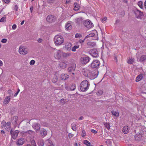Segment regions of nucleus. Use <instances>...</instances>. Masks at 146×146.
<instances>
[{
	"label": "nucleus",
	"instance_id": "obj_1",
	"mask_svg": "<svg viewBox=\"0 0 146 146\" xmlns=\"http://www.w3.org/2000/svg\"><path fill=\"white\" fill-rule=\"evenodd\" d=\"M89 85V82L87 80H83L80 84V89L82 92H85L88 89Z\"/></svg>",
	"mask_w": 146,
	"mask_h": 146
},
{
	"label": "nucleus",
	"instance_id": "obj_2",
	"mask_svg": "<svg viewBox=\"0 0 146 146\" xmlns=\"http://www.w3.org/2000/svg\"><path fill=\"white\" fill-rule=\"evenodd\" d=\"M76 65L74 63H72L70 65V66L68 68V71L70 74H72V76L74 78L76 76V74L74 72V70L76 68Z\"/></svg>",
	"mask_w": 146,
	"mask_h": 146
},
{
	"label": "nucleus",
	"instance_id": "obj_3",
	"mask_svg": "<svg viewBox=\"0 0 146 146\" xmlns=\"http://www.w3.org/2000/svg\"><path fill=\"white\" fill-rule=\"evenodd\" d=\"M55 43L56 45H61L64 42V38L62 36L56 35L54 38Z\"/></svg>",
	"mask_w": 146,
	"mask_h": 146
},
{
	"label": "nucleus",
	"instance_id": "obj_4",
	"mask_svg": "<svg viewBox=\"0 0 146 146\" xmlns=\"http://www.w3.org/2000/svg\"><path fill=\"white\" fill-rule=\"evenodd\" d=\"M100 61L98 60H94L90 65V66L92 68H97L100 65Z\"/></svg>",
	"mask_w": 146,
	"mask_h": 146
},
{
	"label": "nucleus",
	"instance_id": "obj_5",
	"mask_svg": "<svg viewBox=\"0 0 146 146\" xmlns=\"http://www.w3.org/2000/svg\"><path fill=\"white\" fill-rule=\"evenodd\" d=\"M90 75L89 78L91 80L94 79L97 77L98 75V71L96 70L92 71H90Z\"/></svg>",
	"mask_w": 146,
	"mask_h": 146
},
{
	"label": "nucleus",
	"instance_id": "obj_6",
	"mask_svg": "<svg viewBox=\"0 0 146 146\" xmlns=\"http://www.w3.org/2000/svg\"><path fill=\"white\" fill-rule=\"evenodd\" d=\"M134 13L136 17L138 19H141V17L143 15V12L137 9H135Z\"/></svg>",
	"mask_w": 146,
	"mask_h": 146
},
{
	"label": "nucleus",
	"instance_id": "obj_7",
	"mask_svg": "<svg viewBox=\"0 0 146 146\" xmlns=\"http://www.w3.org/2000/svg\"><path fill=\"white\" fill-rule=\"evenodd\" d=\"M83 24L88 28H90L93 26V24L90 20H85L84 21Z\"/></svg>",
	"mask_w": 146,
	"mask_h": 146
},
{
	"label": "nucleus",
	"instance_id": "obj_8",
	"mask_svg": "<svg viewBox=\"0 0 146 146\" xmlns=\"http://www.w3.org/2000/svg\"><path fill=\"white\" fill-rule=\"evenodd\" d=\"M90 60V58L88 56L82 57L80 58V60L82 64H86Z\"/></svg>",
	"mask_w": 146,
	"mask_h": 146
},
{
	"label": "nucleus",
	"instance_id": "obj_9",
	"mask_svg": "<svg viewBox=\"0 0 146 146\" xmlns=\"http://www.w3.org/2000/svg\"><path fill=\"white\" fill-rule=\"evenodd\" d=\"M19 52L21 54H25L28 52V50L22 46H20L19 49Z\"/></svg>",
	"mask_w": 146,
	"mask_h": 146
},
{
	"label": "nucleus",
	"instance_id": "obj_10",
	"mask_svg": "<svg viewBox=\"0 0 146 146\" xmlns=\"http://www.w3.org/2000/svg\"><path fill=\"white\" fill-rule=\"evenodd\" d=\"M90 71L87 69L84 68L82 70L83 74L86 77L89 78L90 75Z\"/></svg>",
	"mask_w": 146,
	"mask_h": 146
},
{
	"label": "nucleus",
	"instance_id": "obj_11",
	"mask_svg": "<svg viewBox=\"0 0 146 146\" xmlns=\"http://www.w3.org/2000/svg\"><path fill=\"white\" fill-rule=\"evenodd\" d=\"M62 52L60 50H57L54 54V57L57 59H60L61 57V55H62Z\"/></svg>",
	"mask_w": 146,
	"mask_h": 146
},
{
	"label": "nucleus",
	"instance_id": "obj_12",
	"mask_svg": "<svg viewBox=\"0 0 146 146\" xmlns=\"http://www.w3.org/2000/svg\"><path fill=\"white\" fill-rule=\"evenodd\" d=\"M89 53L93 57H97L98 55V51L95 49L90 50Z\"/></svg>",
	"mask_w": 146,
	"mask_h": 146
},
{
	"label": "nucleus",
	"instance_id": "obj_13",
	"mask_svg": "<svg viewBox=\"0 0 146 146\" xmlns=\"http://www.w3.org/2000/svg\"><path fill=\"white\" fill-rule=\"evenodd\" d=\"M19 133L18 131H16L13 132V130L11 129L10 130V134L11 135L12 138L15 139L17 137Z\"/></svg>",
	"mask_w": 146,
	"mask_h": 146
},
{
	"label": "nucleus",
	"instance_id": "obj_14",
	"mask_svg": "<svg viewBox=\"0 0 146 146\" xmlns=\"http://www.w3.org/2000/svg\"><path fill=\"white\" fill-rule=\"evenodd\" d=\"M47 21L50 23H52L54 22L55 21V19L54 17L52 15H49L48 16L46 19Z\"/></svg>",
	"mask_w": 146,
	"mask_h": 146
},
{
	"label": "nucleus",
	"instance_id": "obj_15",
	"mask_svg": "<svg viewBox=\"0 0 146 146\" xmlns=\"http://www.w3.org/2000/svg\"><path fill=\"white\" fill-rule=\"evenodd\" d=\"M33 127L37 132L40 130V125L38 123H35L33 125Z\"/></svg>",
	"mask_w": 146,
	"mask_h": 146
},
{
	"label": "nucleus",
	"instance_id": "obj_16",
	"mask_svg": "<svg viewBox=\"0 0 146 146\" xmlns=\"http://www.w3.org/2000/svg\"><path fill=\"white\" fill-rule=\"evenodd\" d=\"M40 134L41 135L44 137L47 134V132L46 130L42 129L40 130Z\"/></svg>",
	"mask_w": 146,
	"mask_h": 146
},
{
	"label": "nucleus",
	"instance_id": "obj_17",
	"mask_svg": "<svg viewBox=\"0 0 146 146\" xmlns=\"http://www.w3.org/2000/svg\"><path fill=\"white\" fill-rule=\"evenodd\" d=\"M24 138H20L18 140L16 144L18 145H22L23 144Z\"/></svg>",
	"mask_w": 146,
	"mask_h": 146
},
{
	"label": "nucleus",
	"instance_id": "obj_18",
	"mask_svg": "<svg viewBox=\"0 0 146 146\" xmlns=\"http://www.w3.org/2000/svg\"><path fill=\"white\" fill-rule=\"evenodd\" d=\"M71 44L70 43H67L65 45V48L66 49L68 50H70L71 47Z\"/></svg>",
	"mask_w": 146,
	"mask_h": 146
},
{
	"label": "nucleus",
	"instance_id": "obj_19",
	"mask_svg": "<svg viewBox=\"0 0 146 146\" xmlns=\"http://www.w3.org/2000/svg\"><path fill=\"white\" fill-rule=\"evenodd\" d=\"M135 140L138 141L140 140L142 137L141 134L139 133L138 135L137 134L135 137Z\"/></svg>",
	"mask_w": 146,
	"mask_h": 146
},
{
	"label": "nucleus",
	"instance_id": "obj_20",
	"mask_svg": "<svg viewBox=\"0 0 146 146\" xmlns=\"http://www.w3.org/2000/svg\"><path fill=\"white\" fill-rule=\"evenodd\" d=\"M71 127L74 131H76L77 128V125L74 123H73L71 125Z\"/></svg>",
	"mask_w": 146,
	"mask_h": 146
},
{
	"label": "nucleus",
	"instance_id": "obj_21",
	"mask_svg": "<svg viewBox=\"0 0 146 146\" xmlns=\"http://www.w3.org/2000/svg\"><path fill=\"white\" fill-rule=\"evenodd\" d=\"M122 131L124 134L127 133L129 131L128 126H125L124 127Z\"/></svg>",
	"mask_w": 146,
	"mask_h": 146
},
{
	"label": "nucleus",
	"instance_id": "obj_22",
	"mask_svg": "<svg viewBox=\"0 0 146 146\" xmlns=\"http://www.w3.org/2000/svg\"><path fill=\"white\" fill-rule=\"evenodd\" d=\"M71 53H65L62 52V56L64 58H67L70 56L71 55Z\"/></svg>",
	"mask_w": 146,
	"mask_h": 146
},
{
	"label": "nucleus",
	"instance_id": "obj_23",
	"mask_svg": "<svg viewBox=\"0 0 146 146\" xmlns=\"http://www.w3.org/2000/svg\"><path fill=\"white\" fill-rule=\"evenodd\" d=\"M68 78V76L67 74H62L61 75V78L62 80H65Z\"/></svg>",
	"mask_w": 146,
	"mask_h": 146
},
{
	"label": "nucleus",
	"instance_id": "obj_24",
	"mask_svg": "<svg viewBox=\"0 0 146 146\" xmlns=\"http://www.w3.org/2000/svg\"><path fill=\"white\" fill-rule=\"evenodd\" d=\"M10 97L9 96H7L5 98L4 103L5 104H7L10 101Z\"/></svg>",
	"mask_w": 146,
	"mask_h": 146
},
{
	"label": "nucleus",
	"instance_id": "obj_25",
	"mask_svg": "<svg viewBox=\"0 0 146 146\" xmlns=\"http://www.w3.org/2000/svg\"><path fill=\"white\" fill-rule=\"evenodd\" d=\"M60 66L62 68L64 69L66 67L67 64L63 62H61L60 63Z\"/></svg>",
	"mask_w": 146,
	"mask_h": 146
},
{
	"label": "nucleus",
	"instance_id": "obj_26",
	"mask_svg": "<svg viewBox=\"0 0 146 146\" xmlns=\"http://www.w3.org/2000/svg\"><path fill=\"white\" fill-rule=\"evenodd\" d=\"M143 78L142 74H140L137 76L136 78L135 81L136 82H139Z\"/></svg>",
	"mask_w": 146,
	"mask_h": 146
},
{
	"label": "nucleus",
	"instance_id": "obj_27",
	"mask_svg": "<svg viewBox=\"0 0 146 146\" xmlns=\"http://www.w3.org/2000/svg\"><path fill=\"white\" fill-rule=\"evenodd\" d=\"M146 59V55H142L140 58L139 61L141 62H143Z\"/></svg>",
	"mask_w": 146,
	"mask_h": 146
},
{
	"label": "nucleus",
	"instance_id": "obj_28",
	"mask_svg": "<svg viewBox=\"0 0 146 146\" xmlns=\"http://www.w3.org/2000/svg\"><path fill=\"white\" fill-rule=\"evenodd\" d=\"M58 78L56 76L54 75L52 79V82L54 83H56L58 80Z\"/></svg>",
	"mask_w": 146,
	"mask_h": 146
},
{
	"label": "nucleus",
	"instance_id": "obj_29",
	"mask_svg": "<svg viewBox=\"0 0 146 146\" xmlns=\"http://www.w3.org/2000/svg\"><path fill=\"white\" fill-rule=\"evenodd\" d=\"M65 28L66 29L68 30H70L72 28L71 24L70 23H67L66 25Z\"/></svg>",
	"mask_w": 146,
	"mask_h": 146
},
{
	"label": "nucleus",
	"instance_id": "obj_30",
	"mask_svg": "<svg viewBox=\"0 0 146 146\" xmlns=\"http://www.w3.org/2000/svg\"><path fill=\"white\" fill-rule=\"evenodd\" d=\"M87 45L90 47H93L96 45V44L94 42L90 41L87 42Z\"/></svg>",
	"mask_w": 146,
	"mask_h": 146
},
{
	"label": "nucleus",
	"instance_id": "obj_31",
	"mask_svg": "<svg viewBox=\"0 0 146 146\" xmlns=\"http://www.w3.org/2000/svg\"><path fill=\"white\" fill-rule=\"evenodd\" d=\"M111 113L113 115L116 117H118L119 115L118 112L114 111H112Z\"/></svg>",
	"mask_w": 146,
	"mask_h": 146
},
{
	"label": "nucleus",
	"instance_id": "obj_32",
	"mask_svg": "<svg viewBox=\"0 0 146 146\" xmlns=\"http://www.w3.org/2000/svg\"><path fill=\"white\" fill-rule=\"evenodd\" d=\"M83 20L82 18H78L76 20V22L78 24H80L82 23Z\"/></svg>",
	"mask_w": 146,
	"mask_h": 146
},
{
	"label": "nucleus",
	"instance_id": "obj_33",
	"mask_svg": "<svg viewBox=\"0 0 146 146\" xmlns=\"http://www.w3.org/2000/svg\"><path fill=\"white\" fill-rule=\"evenodd\" d=\"M74 9L75 11H77L79 9V6L77 5V3H74Z\"/></svg>",
	"mask_w": 146,
	"mask_h": 146
},
{
	"label": "nucleus",
	"instance_id": "obj_34",
	"mask_svg": "<svg viewBox=\"0 0 146 146\" xmlns=\"http://www.w3.org/2000/svg\"><path fill=\"white\" fill-rule=\"evenodd\" d=\"M38 145L39 146H43L44 145V141L43 140H40L38 141Z\"/></svg>",
	"mask_w": 146,
	"mask_h": 146
},
{
	"label": "nucleus",
	"instance_id": "obj_35",
	"mask_svg": "<svg viewBox=\"0 0 146 146\" xmlns=\"http://www.w3.org/2000/svg\"><path fill=\"white\" fill-rule=\"evenodd\" d=\"M68 102L66 99L62 98L60 100V103L64 104Z\"/></svg>",
	"mask_w": 146,
	"mask_h": 146
},
{
	"label": "nucleus",
	"instance_id": "obj_36",
	"mask_svg": "<svg viewBox=\"0 0 146 146\" xmlns=\"http://www.w3.org/2000/svg\"><path fill=\"white\" fill-rule=\"evenodd\" d=\"M134 62V59L132 58H129L127 61V63L129 64H132Z\"/></svg>",
	"mask_w": 146,
	"mask_h": 146
},
{
	"label": "nucleus",
	"instance_id": "obj_37",
	"mask_svg": "<svg viewBox=\"0 0 146 146\" xmlns=\"http://www.w3.org/2000/svg\"><path fill=\"white\" fill-rule=\"evenodd\" d=\"M70 91L74 90L76 88V86L75 84H72L70 87Z\"/></svg>",
	"mask_w": 146,
	"mask_h": 146
},
{
	"label": "nucleus",
	"instance_id": "obj_38",
	"mask_svg": "<svg viewBox=\"0 0 146 146\" xmlns=\"http://www.w3.org/2000/svg\"><path fill=\"white\" fill-rule=\"evenodd\" d=\"M27 134H29L30 135H33V133H34L35 132L31 130H29L25 132Z\"/></svg>",
	"mask_w": 146,
	"mask_h": 146
},
{
	"label": "nucleus",
	"instance_id": "obj_39",
	"mask_svg": "<svg viewBox=\"0 0 146 146\" xmlns=\"http://www.w3.org/2000/svg\"><path fill=\"white\" fill-rule=\"evenodd\" d=\"M104 125H105L106 127L109 130L110 129V125L107 123H104Z\"/></svg>",
	"mask_w": 146,
	"mask_h": 146
},
{
	"label": "nucleus",
	"instance_id": "obj_40",
	"mask_svg": "<svg viewBox=\"0 0 146 146\" xmlns=\"http://www.w3.org/2000/svg\"><path fill=\"white\" fill-rule=\"evenodd\" d=\"M79 46L78 45L74 46L72 48V50L73 52H75L76 50V49L78 48H79Z\"/></svg>",
	"mask_w": 146,
	"mask_h": 146
},
{
	"label": "nucleus",
	"instance_id": "obj_41",
	"mask_svg": "<svg viewBox=\"0 0 146 146\" xmlns=\"http://www.w3.org/2000/svg\"><path fill=\"white\" fill-rule=\"evenodd\" d=\"M138 5L139 6L141 9L143 8V2L141 1H139L138 3Z\"/></svg>",
	"mask_w": 146,
	"mask_h": 146
},
{
	"label": "nucleus",
	"instance_id": "obj_42",
	"mask_svg": "<svg viewBox=\"0 0 146 146\" xmlns=\"http://www.w3.org/2000/svg\"><path fill=\"white\" fill-rule=\"evenodd\" d=\"M103 93V91L102 90H99L97 92V94L98 96L101 95Z\"/></svg>",
	"mask_w": 146,
	"mask_h": 146
},
{
	"label": "nucleus",
	"instance_id": "obj_43",
	"mask_svg": "<svg viewBox=\"0 0 146 146\" xmlns=\"http://www.w3.org/2000/svg\"><path fill=\"white\" fill-rule=\"evenodd\" d=\"M6 21V17H2L0 20V22H4Z\"/></svg>",
	"mask_w": 146,
	"mask_h": 146
},
{
	"label": "nucleus",
	"instance_id": "obj_44",
	"mask_svg": "<svg viewBox=\"0 0 146 146\" xmlns=\"http://www.w3.org/2000/svg\"><path fill=\"white\" fill-rule=\"evenodd\" d=\"M84 144H86L87 146H89L90 145V143L88 141L86 140H85L84 141Z\"/></svg>",
	"mask_w": 146,
	"mask_h": 146
},
{
	"label": "nucleus",
	"instance_id": "obj_45",
	"mask_svg": "<svg viewBox=\"0 0 146 146\" xmlns=\"http://www.w3.org/2000/svg\"><path fill=\"white\" fill-rule=\"evenodd\" d=\"M48 143L47 144V146H54L52 143V142L50 140L48 141Z\"/></svg>",
	"mask_w": 146,
	"mask_h": 146
},
{
	"label": "nucleus",
	"instance_id": "obj_46",
	"mask_svg": "<svg viewBox=\"0 0 146 146\" xmlns=\"http://www.w3.org/2000/svg\"><path fill=\"white\" fill-rule=\"evenodd\" d=\"M86 135V132L84 130H82V136L84 137Z\"/></svg>",
	"mask_w": 146,
	"mask_h": 146
},
{
	"label": "nucleus",
	"instance_id": "obj_47",
	"mask_svg": "<svg viewBox=\"0 0 146 146\" xmlns=\"http://www.w3.org/2000/svg\"><path fill=\"white\" fill-rule=\"evenodd\" d=\"M82 37V35L79 33H76L75 35L76 38H80Z\"/></svg>",
	"mask_w": 146,
	"mask_h": 146
},
{
	"label": "nucleus",
	"instance_id": "obj_48",
	"mask_svg": "<svg viewBox=\"0 0 146 146\" xmlns=\"http://www.w3.org/2000/svg\"><path fill=\"white\" fill-rule=\"evenodd\" d=\"M31 143L32 145H33V146H36V145L35 142L34 140H32L31 142Z\"/></svg>",
	"mask_w": 146,
	"mask_h": 146
},
{
	"label": "nucleus",
	"instance_id": "obj_49",
	"mask_svg": "<svg viewBox=\"0 0 146 146\" xmlns=\"http://www.w3.org/2000/svg\"><path fill=\"white\" fill-rule=\"evenodd\" d=\"M35 62V61L34 60H32L31 61L30 64L31 65H34Z\"/></svg>",
	"mask_w": 146,
	"mask_h": 146
},
{
	"label": "nucleus",
	"instance_id": "obj_50",
	"mask_svg": "<svg viewBox=\"0 0 146 146\" xmlns=\"http://www.w3.org/2000/svg\"><path fill=\"white\" fill-rule=\"evenodd\" d=\"M1 126L2 127H5L6 126V123L5 122H3L1 123Z\"/></svg>",
	"mask_w": 146,
	"mask_h": 146
},
{
	"label": "nucleus",
	"instance_id": "obj_51",
	"mask_svg": "<svg viewBox=\"0 0 146 146\" xmlns=\"http://www.w3.org/2000/svg\"><path fill=\"white\" fill-rule=\"evenodd\" d=\"M8 93L10 96L13 95V94L12 93V91L11 90H9L8 91Z\"/></svg>",
	"mask_w": 146,
	"mask_h": 146
},
{
	"label": "nucleus",
	"instance_id": "obj_52",
	"mask_svg": "<svg viewBox=\"0 0 146 146\" xmlns=\"http://www.w3.org/2000/svg\"><path fill=\"white\" fill-rule=\"evenodd\" d=\"M7 39L4 38V39H3L1 40V42L3 43H6L7 42Z\"/></svg>",
	"mask_w": 146,
	"mask_h": 146
},
{
	"label": "nucleus",
	"instance_id": "obj_53",
	"mask_svg": "<svg viewBox=\"0 0 146 146\" xmlns=\"http://www.w3.org/2000/svg\"><path fill=\"white\" fill-rule=\"evenodd\" d=\"M54 1L55 0H48V2L49 3H53Z\"/></svg>",
	"mask_w": 146,
	"mask_h": 146
},
{
	"label": "nucleus",
	"instance_id": "obj_54",
	"mask_svg": "<svg viewBox=\"0 0 146 146\" xmlns=\"http://www.w3.org/2000/svg\"><path fill=\"white\" fill-rule=\"evenodd\" d=\"M5 127H6V128H7L8 131H9L10 130H11V127H9L8 126H6Z\"/></svg>",
	"mask_w": 146,
	"mask_h": 146
},
{
	"label": "nucleus",
	"instance_id": "obj_55",
	"mask_svg": "<svg viewBox=\"0 0 146 146\" xmlns=\"http://www.w3.org/2000/svg\"><path fill=\"white\" fill-rule=\"evenodd\" d=\"M37 41L38 42L41 43L42 41V39L41 38H39L38 39Z\"/></svg>",
	"mask_w": 146,
	"mask_h": 146
},
{
	"label": "nucleus",
	"instance_id": "obj_56",
	"mask_svg": "<svg viewBox=\"0 0 146 146\" xmlns=\"http://www.w3.org/2000/svg\"><path fill=\"white\" fill-rule=\"evenodd\" d=\"M91 131L92 132L95 134L97 133V131L94 129H91Z\"/></svg>",
	"mask_w": 146,
	"mask_h": 146
},
{
	"label": "nucleus",
	"instance_id": "obj_57",
	"mask_svg": "<svg viewBox=\"0 0 146 146\" xmlns=\"http://www.w3.org/2000/svg\"><path fill=\"white\" fill-rule=\"evenodd\" d=\"M65 88L68 91L70 90V87H69V86H66L65 87Z\"/></svg>",
	"mask_w": 146,
	"mask_h": 146
},
{
	"label": "nucleus",
	"instance_id": "obj_58",
	"mask_svg": "<svg viewBox=\"0 0 146 146\" xmlns=\"http://www.w3.org/2000/svg\"><path fill=\"white\" fill-rule=\"evenodd\" d=\"M17 27V26L15 24H14L13 25L12 27V29H15Z\"/></svg>",
	"mask_w": 146,
	"mask_h": 146
},
{
	"label": "nucleus",
	"instance_id": "obj_59",
	"mask_svg": "<svg viewBox=\"0 0 146 146\" xmlns=\"http://www.w3.org/2000/svg\"><path fill=\"white\" fill-rule=\"evenodd\" d=\"M6 124V126H8L9 127H11V123L10 122H7Z\"/></svg>",
	"mask_w": 146,
	"mask_h": 146
},
{
	"label": "nucleus",
	"instance_id": "obj_60",
	"mask_svg": "<svg viewBox=\"0 0 146 146\" xmlns=\"http://www.w3.org/2000/svg\"><path fill=\"white\" fill-rule=\"evenodd\" d=\"M85 40V38L83 40H82L81 39H80L79 40L78 42H79L80 43H83L84 42Z\"/></svg>",
	"mask_w": 146,
	"mask_h": 146
},
{
	"label": "nucleus",
	"instance_id": "obj_61",
	"mask_svg": "<svg viewBox=\"0 0 146 146\" xmlns=\"http://www.w3.org/2000/svg\"><path fill=\"white\" fill-rule=\"evenodd\" d=\"M14 117L15 118V120L14 121L15 122H17V117L16 116H14Z\"/></svg>",
	"mask_w": 146,
	"mask_h": 146
},
{
	"label": "nucleus",
	"instance_id": "obj_62",
	"mask_svg": "<svg viewBox=\"0 0 146 146\" xmlns=\"http://www.w3.org/2000/svg\"><path fill=\"white\" fill-rule=\"evenodd\" d=\"M6 3H8L9 1V0H3Z\"/></svg>",
	"mask_w": 146,
	"mask_h": 146
},
{
	"label": "nucleus",
	"instance_id": "obj_63",
	"mask_svg": "<svg viewBox=\"0 0 146 146\" xmlns=\"http://www.w3.org/2000/svg\"><path fill=\"white\" fill-rule=\"evenodd\" d=\"M84 118L82 116L80 117L78 119L79 120H81L82 119Z\"/></svg>",
	"mask_w": 146,
	"mask_h": 146
},
{
	"label": "nucleus",
	"instance_id": "obj_64",
	"mask_svg": "<svg viewBox=\"0 0 146 146\" xmlns=\"http://www.w3.org/2000/svg\"><path fill=\"white\" fill-rule=\"evenodd\" d=\"M69 137H70V136L71 137H72L73 136V135L71 133H69L68 134Z\"/></svg>",
	"mask_w": 146,
	"mask_h": 146
}]
</instances>
